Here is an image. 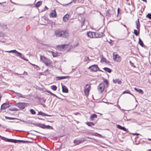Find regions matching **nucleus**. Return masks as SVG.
<instances>
[{"label": "nucleus", "mask_w": 151, "mask_h": 151, "mask_svg": "<svg viewBox=\"0 0 151 151\" xmlns=\"http://www.w3.org/2000/svg\"><path fill=\"white\" fill-rule=\"evenodd\" d=\"M55 34L56 36L67 38L68 36V33L66 31H63L58 29L55 31Z\"/></svg>", "instance_id": "1"}, {"label": "nucleus", "mask_w": 151, "mask_h": 151, "mask_svg": "<svg viewBox=\"0 0 151 151\" xmlns=\"http://www.w3.org/2000/svg\"><path fill=\"white\" fill-rule=\"evenodd\" d=\"M0 138H1L2 139L5 140L6 142H13L14 143H25L29 142V141H24L22 140H16L12 139H7L4 137H2L0 135Z\"/></svg>", "instance_id": "2"}, {"label": "nucleus", "mask_w": 151, "mask_h": 151, "mask_svg": "<svg viewBox=\"0 0 151 151\" xmlns=\"http://www.w3.org/2000/svg\"><path fill=\"white\" fill-rule=\"evenodd\" d=\"M5 52H9V53L12 52V53H15V54H15V56H17V57L19 56L21 59H22L25 60H26L27 61H28V59H27L24 58V55H22V54L19 52H18L17 51L15 50H10V51H5Z\"/></svg>", "instance_id": "3"}, {"label": "nucleus", "mask_w": 151, "mask_h": 151, "mask_svg": "<svg viewBox=\"0 0 151 151\" xmlns=\"http://www.w3.org/2000/svg\"><path fill=\"white\" fill-rule=\"evenodd\" d=\"M27 104L24 102H19L15 104V106L20 109H23L27 106Z\"/></svg>", "instance_id": "4"}, {"label": "nucleus", "mask_w": 151, "mask_h": 151, "mask_svg": "<svg viewBox=\"0 0 151 151\" xmlns=\"http://www.w3.org/2000/svg\"><path fill=\"white\" fill-rule=\"evenodd\" d=\"M88 68L90 69L91 72H96L98 70L99 71H102L101 70L99 69L98 65H96L94 64L88 67Z\"/></svg>", "instance_id": "5"}, {"label": "nucleus", "mask_w": 151, "mask_h": 151, "mask_svg": "<svg viewBox=\"0 0 151 151\" xmlns=\"http://www.w3.org/2000/svg\"><path fill=\"white\" fill-rule=\"evenodd\" d=\"M37 126L43 129H53L52 127L49 125H46L44 124L41 123L37 124Z\"/></svg>", "instance_id": "6"}, {"label": "nucleus", "mask_w": 151, "mask_h": 151, "mask_svg": "<svg viewBox=\"0 0 151 151\" xmlns=\"http://www.w3.org/2000/svg\"><path fill=\"white\" fill-rule=\"evenodd\" d=\"M91 88V87L90 85L87 84L86 85L84 89V92L85 95L86 96H88V93Z\"/></svg>", "instance_id": "7"}, {"label": "nucleus", "mask_w": 151, "mask_h": 151, "mask_svg": "<svg viewBox=\"0 0 151 151\" xmlns=\"http://www.w3.org/2000/svg\"><path fill=\"white\" fill-rule=\"evenodd\" d=\"M113 59L114 61L117 62H120L121 61V58L118 54L114 55L113 53Z\"/></svg>", "instance_id": "8"}, {"label": "nucleus", "mask_w": 151, "mask_h": 151, "mask_svg": "<svg viewBox=\"0 0 151 151\" xmlns=\"http://www.w3.org/2000/svg\"><path fill=\"white\" fill-rule=\"evenodd\" d=\"M105 87V85L104 83H102L99 84L98 87V88L99 90L101 93H102Z\"/></svg>", "instance_id": "9"}, {"label": "nucleus", "mask_w": 151, "mask_h": 151, "mask_svg": "<svg viewBox=\"0 0 151 151\" xmlns=\"http://www.w3.org/2000/svg\"><path fill=\"white\" fill-rule=\"evenodd\" d=\"M87 36L90 38H95V32H89L87 33Z\"/></svg>", "instance_id": "10"}, {"label": "nucleus", "mask_w": 151, "mask_h": 151, "mask_svg": "<svg viewBox=\"0 0 151 151\" xmlns=\"http://www.w3.org/2000/svg\"><path fill=\"white\" fill-rule=\"evenodd\" d=\"M10 105L9 104L6 103H4L1 106V109H5L6 108L9 107Z\"/></svg>", "instance_id": "11"}, {"label": "nucleus", "mask_w": 151, "mask_h": 151, "mask_svg": "<svg viewBox=\"0 0 151 151\" xmlns=\"http://www.w3.org/2000/svg\"><path fill=\"white\" fill-rule=\"evenodd\" d=\"M104 35V34L102 32H95V38H100L103 37Z\"/></svg>", "instance_id": "12"}, {"label": "nucleus", "mask_w": 151, "mask_h": 151, "mask_svg": "<svg viewBox=\"0 0 151 151\" xmlns=\"http://www.w3.org/2000/svg\"><path fill=\"white\" fill-rule=\"evenodd\" d=\"M57 13L55 9H54L52 11L50 14V17L55 18L56 17Z\"/></svg>", "instance_id": "13"}, {"label": "nucleus", "mask_w": 151, "mask_h": 151, "mask_svg": "<svg viewBox=\"0 0 151 151\" xmlns=\"http://www.w3.org/2000/svg\"><path fill=\"white\" fill-rule=\"evenodd\" d=\"M136 28L138 30H140V24L139 19L135 22Z\"/></svg>", "instance_id": "14"}, {"label": "nucleus", "mask_w": 151, "mask_h": 151, "mask_svg": "<svg viewBox=\"0 0 151 151\" xmlns=\"http://www.w3.org/2000/svg\"><path fill=\"white\" fill-rule=\"evenodd\" d=\"M68 76H58L56 77V80H59L62 79H64L67 78Z\"/></svg>", "instance_id": "15"}, {"label": "nucleus", "mask_w": 151, "mask_h": 151, "mask_svg": "<svg viewBox=\"0 0 151 151\" xmlns=\"http://www.w3.org/2000/svg\"><path fill=\"white\" fill-rule=\"evenodd\" d=\"M83 140H81L75 139L74 141V143L76 145H77L80 143H81L83 142Z\"/></svg>", "instance_id": "16"}, {"label": "nucleus", "mask_w": 151, "mask_h": 151, "mask_svg": "<svg viewBox=\"0 0 151 151\" xmlns=\"http://www.w3.org/2000/svg\"><path fill=\"white\" fill-rule=\"evenodd\" d=\"M62 91L63 92H65V93H67L68 92V89L65 86H63L62 85Z\"/></svg>", "instance_id": "17"}, {"label": "nucleus", "mask_w": 151, "mask_h": 151, "mask_svg": "<svg viewBox=\"0 0 151 151\" xmlns=\"http://www.w3.org/2000/svg\"><path fill=\"white\" fill-rule=\"evenodd\" d=\"M40 60L41 61H42V62L44 63L45 62L47 61V59L46 58H45L43 56L40 55Z\"/></svg>", "instance_id": "18"}, {"label": "nucleus", "mask_w": 151, "mask_h": 151, "mask_svg": "<svg viewBox=\"0 0 151 151\" xmlns=\"http://www.w3.org/2000/svg\"><path fill=\"white\" fill-rule=\"evenodd\" d=\"M37 115H40L42 116H51V115H48L47 114H45V113H44L40 111L38 112V114Z\"/></svg>", "instance_id": "19"}, {"label": "nucleus", "mask_w": 151, "mask_h": 151, "mask_svg": "<svg viewBox=\"0 0 151 151\" xmlns=\"http://www.w3.org/2000/svg\"><path fill=\"white\" fill-rule=\"evenodd\" d=\"M113 82L114 83H118L119 84H121L122 83V81L119 79H116L113 80Z\"/></svg>", "instance_id": "20"}, {"label": "nucleus", "mask_w": 151, "mask_h": 151, "mask_svg": "<svg viewBox=\"0 0 151 151\" xmlns=\"http://www.w3.org/2000/svg\"><path fill=\"white\" fill-rule=\"evenodd\" d=\"M117 127L118 129L122 130L124 131H126L127 129L124 127H123L119 125H117Z\"/></svg>", "instance_id": "21"}, {"label": "nucleus", "mask_w": 151, "mask_h": 151, "mask_svg": "<svg viewBox=\"0 0 151 151\" xmlns=\"http://www.w3.org/2000/svg\"><path fill=\"white\" fill-rule=\"evenodd\" d=\"M15 94H18L17 95V97L18 99H19L21 98H25V95H23L21 93H18L17 92H14Z\"/></svg>", "instance_id": "22"}, {"label": "nucleus", "mask_w": 151, "mask_h": 151, "mask_svg": "<svg viewBox=\"0 0 151 151\" xmlns=\"http://www.w3.org/2000/svg\"><path fill=\"white\" fill-rule=\"evenodd\" d=\"M69 15L68 14H67L65 15L63 17V21L64 22L67 21L68 20V19L69 18Z\"/></svg>", "instance_id": "23"}, {"label": "nucleus", "mask_w": 151, "mask_h": 151, "mask_svg": "<svg viewBox=\"0 0 151 151\" xmlns=\"http://www.w3.org/2000/svg\"><path fill=\"white\" fill-rule=\"evenodd\" d=\"M65 45H58L57 46V48L59 50H62L65 48Z\"/></svg>", "instance_id": "24"}, {"label": "nucleus", "mask_w": 151, "mask_h": 151, "mask_svg": "<svg viewBox=\"0 0 151 151\" xmlns=\"http://www.w3.org/2000/svg\"><path fill=\"white\" fill-rule=\"evenodd\" d=\"M134 89L136 91L138 92L139 93L143 94L144 93L143 91L141 89H138L136 88H134Z\"/></svg>", "instance_id": "25"}, {"label": "nucleus", "mask_w": 151, "mask_h": 151, "mask_svg": "<svg viewBox=\"0 0 151 151\" xmlns=\"http://www.w3.org/2000/svg\"><path fill=\"white\" fill-rule=\"evenodd\" d=\"M138 42L140 45L142 47H143L144 46V45L143 41L139 38Z\"/></svg>", "instance_id": "26"}, {"label": "nucleus", "mask_w": 151, "mask_h": 151, "mask_svg": "<svg viewBox=\"0 0 151 151\" xmlns=\"http://www.w3.org/2000/svg\"><path fill=\"white\" fill-rule=\"evenodd\" d=\"M84 61L85 62H87V63L89 62L91 60L89 59L88 57L86 56L84 58Z\"/></svg>", "instance_id": "27"}, {"label": "nucleus", "mask_w": 151, "mask_h": 151, "mask_svg": "<svg viewBox=\"0 0 151 151\" xmlns=\"http://www.w3.org/2000/svg\"><path fill=\"white\" fill-rule=\"evenodd\" d=\"M103 69L106 71L108 72L109 73H111V70L110 69L107 68L105 67L103 68Z\"/></svg>", "instance_id": "28"}, {"label": "nucleus", "mask_w": 151, "mask_h": 151, "mask_svg": "<svg viewBox=\"0 0 151 151\" xmlns=\"http://www.w3.org/2000/svg\"><path fill=\"white\" fill-rule=\"evenodd\" d=\"M95 118H97V115L95 114H93L91 116L90 119L91 120H93Z\"/></svg>", "instance_id": "29"}, {"label": "nucleus", "mask_w": 151, "mask_h": 151, "mask_svg": "<svg viewBox=\"0 0 151 151\" xmlns=\"http://www.w3.org/2000/svg\"><path fill=\"white\" fill-rule=\"evenodd\" d=\"M87 125L90 127H91L94 125V124L93 122H87L86 123Z\"/></svg>", "instance_id": "30"}, {"label": "nucleus", "mask_w": 151, "mask_h": 151, "mask_svg": "<svg viewBox=\"0 0 151 151\" xmlns=\"http://www.w3.org/2000/svg\"><path fill=\"white\" fill-rule=\"evenodd\" d=\"M42 4V2L41 1H38L35 4V6L37 7H39Z\"/></svg>", "instance_id": "31"}, {"label": "nucleus", "mask_w": 151, "mask_h": 151, "mask_svg": "<svg viewBox=\"0 0 151 151\" xmlns=\"http://www.w3.org/2000/svg\"><path fill=\"white\" fill-rule=\"evenodd\" d=\"M140 30H137L136 29L134 30V34L136 35L137 36L139 34Z\"/></svg>", "instance_id": "32"}, {"label": "nucleus", "mask_w": 151, "mask_h": 151, "mask_svg": "<svg viewBox=\"0 0 151 151\" xmlns=\"http://www.w3.org/2000/svg\"><path fill=\"white\" fill-rule=\"evenodd\" d=\"M51 88L53 91H55L57 90V87L56 86L53 85L51 86Z\"/></svg>", "instance_id": "33"}, {"label": "nucleus", "mask_w": 151, "mask_h": 151, "mask_svg": "<svg viewBox=\"0 0 151 151\" xmlns=\"http://www.w3.org/2000/svg\"><path fill=\"white\" fill-rule=\"evenodd\" d=\"M127 93L129 94L130 95L134 96L133 95L130 93V91L129 90H126V91H124L123 93V94H124V93Z\"/></svg>", "instance_id": "34"}, {"label": "nucleus", "mask_w": 151, "mask_h": 151, "mask_svg": "<svg viewBox=\"0 0 151 151\" xmlns=\"http://www.w3.org/2000/svg\"><path fill=\"white\" fill-rule=\"evenodd\" d=\"M9 110L12 111H16L18 110L17 109L15 108H11L9 109Z\"/></svg>", "instance_id": "35"}, {"label": "nucleus", "mask_w": 151, "mask_h": 151, "mask_svg": "<svg viewBox=\"0 0 151 151\" xmlns=\"http://www.w3.org/2000/svg\"><path fill=\"white\" fill-rule=\"evenodd\" d=\"M5 118L6 119H10V120H14V119H17L16 118L8 117H7V116H5Z\"/></svg>", "instance_id": "36"}, {"label": "nucleus", "mask_w": 151, "mask_h": 151, "mask_svg": "<svg viewBox=\"0 0 151 151\" xmlns=\"http://www.w3.org/2000/svg\"><path fill=\"white\" fill-rule=\"evenodd\" d=\"M30 111L32 114H36V112L33 109H30Z\"/></svg>", "instance_id": "37"}, {"label": "nucleus", "mask_w": 151, "mask_h": 151, "mask_svg": "<svg viewBox=\"0 0 151 151\" xmlns=\"http://www.w3.org/2000/svg\"><path fill=\"white\" fill-rule=\"evenodd\" d=\"M101 61H103V62H106V63H107V60L105 58H103V57H102L101 58Z\"/></svg>", "instance_id": "38"}, {"label": "nucleus", "mask_w": 151, "mask_h": 151, "mask_svg": "<svg viewBox=\"0 0 151 151\" xmlns=\"http://www.w3.org/2000/svg\"><path fill=\"white\" fill-rule=\"evenodd\" d=\"M146 17L150 19H151V14L148 13L146 16Z\"/></svg>", "instance_id": "39"}, {"label": "nucleus", "mask_w": 151, "mask_h": 151, "mask_svg": "<svg viewBox=\"0 0 151 151\" xmlns=\"http://www.w3.org/2000/svg\"><path fill=\"white\" fill-rule=\"evenodd\" d=\"M52 55L54 57H56L57 56V54L56 53H55L53 52H52Z\"/></svg>", "instance_id": "40"}, {"label": "nucleus", "mask_w": 151, "mask_h": 151, "mask_svg": "<svg viewBox=\"0 0 151 151\" xmlns=\"http://www.w3.org/2000/svg\"><path fill=\"white\" fill-rule=\"evenodd\" d=\"M124 120L125 121H128L129 120V119H128L126 116H124Z\"/></svg>", "instance_id": "41"}, {"label": "nucleus", "mask_w": 151, "mask_h": 151, "mask_svg": "<svg viewBox=\"0 0 151 151\" xmlns=\"http://www.w3.org/2000/svg\"><path fill=\"white\" fill-rule=\"evenodd\" d=\"M104 83H106V84L107 85L108 84V81L106 80V79H104Z\"/></svg>", "instance_id": "42"}, {"label": "nucleus", "mask_w": 151, "mask_h": 151, "mask_svg": "<svg viewBox=\"0 0 151 151\" xmlns=\"http://www.w3.org/2000/svg\"><path fill=\"white\" fill-rule=\"evenodd\" d=\"M47 92L48 93H49L50 94H51L52 95H53V96H56V95L54 93H52L50 91H48Z\"/></svg>", "instance_id": "43"}, {"label": "nucleus", "mask_w": 151, "mask_h": 151, "mask_svg": "<svg viewBox=\"0 0 151 151\" xmlns=\"http://www.w3.org/2000/svg\"><path fill=\"white\" fill-rule=\"evenodd\" d=\"M107 13L109 15L111 14V11L110 10H108L107 11Z\"/></svg>", "instance_id": "44"}, {"label": "nucleus", "mask_w": 151, "mask_h": 151, "mask_svg": "<svg viewBox=\"0 0 151 151\" xmlns=\"http://www.w3.org/2000/svg\"><path fill=\"white\" fill-rule=\"evenodd\" d=\"M44 63L46 66H48L49 64L48 62H47V61L45 62Z\"/></svg>", "instance_id": "45"}, {"label": "nucleus", "mask_w": 151, "mask_h": 151, "mask_svg": "<svg viewBox=\"0 0 151 151\" xmlns=\"http://www.w3.org/2000/svg\"><path fill=\"white\" fill-rule=\"evenodd\" d=\"M27 72H26L25 71H24L23 74L24 75H27Z\"/></svg>", "instance_id": "46"}, {"label": "nucleus", "mask_w": 151, "mask_h": 151, "mask_svg": "<svg viewBox=\"0 0 151 151\" xmlns=\"http://www.w3.org/2000/svg\"><path fill=\"white\" fill-rule=\"evenodd\" d=\"M122 25L124 27H126L127 29V30H128V28H127L126 26L125 25V24H122Z\"/></svg>", "instance_id": "47"}, {"label": "nucleus", "mask_w": 151, "mask_h": 151, "mask_svg": "<svg viewBox=\"0 0 151 151\" xmlns=\"http://www.w3.org/2000/svg\"><path fill=\"white\" fill-rule=\"evenodd\" d=\"M119 8H118L117 9V12H118V14H119Z\"/></svg>", "instance_id": "48"}, {"label": "nucleus", "mask_w": 151, "mask_h": 151, "mask_svg": "<svg viewBox=\"0 0 151 151\" xmlns=\"http://www.w3.org/2000/svg\"><path fill=\"white\" fill-rule=\"evenodd\" d=\"M19 120H20V121H22V122H26V121H23V120H21V119H19Z\"/></svg>", "instance_id": "49"}, {"label": "nucleus", "mask_w": 151, "mask_h": 151, "mask_svg": "<svg viewBox=\"0 0 151 151\" xmlns=\"http://www.w3.org/2000/svg\"><path fill=\"white\" fill-rule=\"evenodd\" d=\"M134 134V135H140V134H138V133H135V134Z\"/></svg>", "instance_id": "50"}, {"label": "nucleus", "mask_w": 151, "mask_h": 151, "mask_svg": "<svg viewBox=\"0 0 151 151\" xmlns=\"http://www.w3.org/2000/svg\"><path fill=\"white\" fill-rule=\"evenodd\" d=\"M45 8L46 9H45V10H47V9H48V8H47L46 6H45Z\"/></svg>", "instance_id": "51"}, {"label": "nucleus", "mask_w": 151, "mask_h": 151, "mask_svg": "<svg viewBox=\"0 0 151 151\" xmlns=\"http://www.w3.org/2000/svg\"><path fill=\"white\" fill-rule=\"evenodd\" d=\"M143 1L146 2H147V0H142Z\"/></svg>", "instance_id": "52"}, {"label": "nucleus", "mask_w": 151, "mask_h": 151, "mask_svg": "<svg viewBox=\"0 0 151 151\" xmlns=\"http://www.w3.org/2000/svg\"><path fill=\"white\" fill-rule=\"evenodd\" d=\"M31 64H32V65H33V66H37V65H35V64H31Z\"/></svg>", "instance_id": "53"}, {"label": "nucleus", "mask_w": 151, "mask_h": 151, "mask_svg": "<svg viewBox=\"0 0 151 151\" xmlns=\"http://www.w3.org/2000/svg\"><path fill=\"white\" fill-rule=\"evenodd\" d=\"M109 43L110 44H111V40H110V41L109 42Z\"/></svg>", "instance_id": "54"}, {"label": "nucleus", "mask_w": 151, "mask_h": 151, "mask_svg": "<svg viewBox=\"0 0 151 151\" xmlns=\"http://www.w3.org/2000/svg\"><path fill=\"white\" fill-rule=\"evenodd\" d=\"M148 139L149 140H151V138H148Z\"/></svg>", "instance_id": "55"}, {"label": "nucleus", "mask_w": 151, "mask_h": 151, "mask_svg": "<svg viewBox=\"0 0 151 151\" xmlns=\"http://www.w3.org/2000/svg\"><path fill=\"white\" fill-rule=\"evenodd\" d=\"M98 134L99 135V137H101V136L100 134Z\"/></svg>", "instance_id": "56"}, {"label": "nucleus", "mask_w": 151, "mask_h": 151, "mask_svg": "<svg viewBox=\"0 0 151 151\" xmlns=\"http://www.w3.org/2000/svg\"><path fill=\"white\" fill-rule=\"evenodd\" d=\"M87 138H89V139H91V138H90V137H87Z\"/></svg>", "instance_id": "57"}, {"label": "nucleus", "mask_w": 151, "mask_h": 151, "mask_svg": "<svg viewBox=\"0 0 151 151\" xmlns=\"http://www.w3.org/2000/svg\"><path fill=\"white\" fill-rule=\"evenodd\" d=\"M129 62H130V63L131 64V63H132L131 61H130Z\"/></svg>", "instance_id": "58"}, {"label": "nucleus", "mask_w": 151, "mask_h": 151, "mask_svg": "<svg viewBox=\"0 0 151 151\" xmlns=\"http://www.w3.org/2000/svg\"><path fill=\"white\" fill-rule=\"evenodd\" d=\"M46 71H48V69H47V70H46Z\"/></svg>", "instance_id": "59"}, {"label": "nucleus", "mask_w": 151, "mask_h": 151, "mask_svg": "<svg viewBox=\"0 0 151 151\" xmlns=\"http://www.w3.org/2000/svg\"><path fill=\"white\" fill-rule=\"evenodd\" d=\"M132 65H131V66H132V65H133V63H132Z\"/></svg>", "instance_id": "60"}, {"label": "nucleus", "mask_w": 151, "mask_h": 151, "mask_svg": "<svg viewBox=\"0 0 151 151\" xmlns=\"http://www.w3.org/2000/svg\"><path fill=\"white\" fill-rule=\"evenodd\" d=\"M132 65H131V66H132V65H133V63H132Z\"/></svg>", "instance_id": "61"}, {"label": "nucleus", "mask_w": 151, "mask_h": 151, "mask_svg": "<svg viewBox=\"0 0 151 151\" xmlns=\"http://www.w3.org/2000/svg\"><path fill=\"white\" fill-rule=\"evenodd\" d=\"M43 106L45 107V105H44Z\"/></svg>", "instance_id": "62"}, {"label": "nucleus", "mask_w": 151, "mask_h": 151, "mask_svg": "<svg viewBox=\"0 0 151 151\" xmlns=\"http://www.w3.org/2000/svg\"><path fill=\"white\" fill-rule=\"evenodd\" d=\"M135 100H136V102H137V100L136 99H135Z\"/></svg>", "instance_id": "63"}, {"label": "nucleus", "mask_w": 151, "mask_h": 151, "mask_svg": "<svg viewBox=\"0 0 151 151\" xmlns=\"http://www.w3.org/2000/svg\"><path fill=\"white\" fill-rule=\"evenodd\" d=\"M44 102H45V100H44Z\"/></svg>", "instance_id": "64"}]
</instances>
